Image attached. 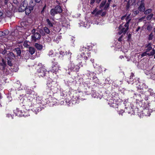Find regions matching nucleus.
<instances>
[{
	"mask_svg": "<svg viewBox=\"0 0 155 155\" xmlns=\"http://www.w3.org/2000/svg\"><path fill=\"white\" fill-rule=\"evenodd\" d=\"M152 91H153V90L152 89H149L148 91H147L148 92V94H149L150 93L152 92Z\"/></svg>",
	"mask_w": 155,
	"mask_h": 155,
	"instance_id": "49530a36",
	"label": "nucleus"
},
{
	"mask_svg": "<svg viewBox=\"0 0 155 155\" xmlns=\"http://www.w3.org/2000/svg\"><path fill=\"white\" fill-rule=\"evenodd\" d=\"M39 32L40 35L41 34V35L44 36L45 35V33L44 32V30H43L42 29H40L39 30Z\"/></svg>",
	"mask_w": 155,
	"mask_h": 155,
	"instance_id": "c756f323",
	"label": "nucleus"
},
{
	"mask_svg": "<svg viewBox=\"0 0 155 155\" xmlns=\"http://www.w3.org/2000/svg\"><path fill=\"white\" fill-rule=\"evenodd\" d=\"M7 62V64L10 66H12L13 65L12 61L13 60L6 59Z\"/></svg>",
	"mask_w": 155,
	"mask_h": 155,
	"instance_id": "aec40b11",
	"label": "nucleus"
},
{
	"mask_svg": "<svg viewBox=\"0 0 155 155\" xmlns=\"http://www.w3.org/2000/svg\"><path fill=\"white\" fill-rule=\"evenodd\" d=\"M149 95H151V96H153V97L155 96V93L153 92H151L149 94Z\"/></svg>",
	"mask_w": 155,
	"mask_h": 155,
	"instance_id": "ea45409f",
	"label": "nucleus"
},
{
	"mask_svg": "<svg viewBox=\"0 0 155 155\" xmlns=\"http://www.w3.org/2000/svg\"><path fill=\"white\" fill-rule=\"evenodd\" d=\"M46 21L49 27H53L54 23L53 22L51 21L49 19H46Z\"/></svg>",
	"mask_w": 155,
	"mask_h": 155,
	"instance_id": "4468645a",
	"label": "nucleus"
},
{
	"mask_svg": "<svg viewBox=\"0 0 155 155\" xmlns=\"http://www.w3.org/2000/svg\"><path fill=\"white\" fill-rule=\"evenodd\" d=\"M101 11H102V10H99L98 12H97L95 15H99V14L100 15L101 14Z\"/></svg>",
	"mask_w": 155,
	"mask_h": 155,
	"instance_id": "58836bf2",
	"label": "nucleus"
},
{
	"mask_svg": "<svg viewBox=\"0 0 155 155\" xmlns=\"http://www.w3.org/2000/svg\"><path fill=\"white\" fill-rule=\"evenodd\" d=\"M4 11L3 10H1L0 11V17H3V15H4L3 13Z\"/></svg>",
	"mask_w": 155,
	"mask_h": 155,
	"instance_id": "f704fd0d",
	"label": "nucleus"
},
{
	"mask_svg": "<svg viewBox=\"0 0 155 155\" xmlns=\"http://www.w3.org/2000/svg\"><path fill=\"white\" fill-rule=\"evenodd\" d=\"M152 10L151 9H149L146 10L144 11V13L145 15H147L151 12Z\"/></svg>",
	"mask_w": 155,
	"mask_h": 155,
	"instance_id": "b1692460",
	"label": "nucleus"
},
{
	"mask_svg": "<svg viewBox=\"0 0 155 155\" xmlns=\"http://www.w3.org/2000/svg\"><path fill=\"white\" fill-rule=\"evenodd\" d=\"M155 54V51L153 49H152L151 51L150 52H148L146 51L145 52H143L141 54L142 57H144L148 55V56H150L152 55H154Z\"/></svg>",
	"mask_w": 155,
	"mask_h": 155,
	"instance_id": "423d86ee",
	"label": "nucleus"
},
{
	"mask_svg": "<svg viewBox=\"0 0 155 155\" xmlns=\"http://www.w3.org/2000/svg\"><path fill=\"white\" fill-rule=\"evenodd\" d=\"M7 116H8V117H9L11 116V115H10V114H7Z\"/></svg>",
	"mask_w": 155,
	"mask_h": 155,
	"instance_id": "338daca9",
	"label": "nucleus"
},
{
	"mask_svg": "<svg viewBox=\"0 0 155 155\" xmlns=\"http://www.w3.org/2000/svg\"><path fill=\"white\" fill-rule=\"evenodd\" d=\"M140 1V2L141 3H144L143 2L144 1V0H139Z\"/></svg>",
	"mask_w": 155,
	"mask_h": 155,
	"instance_id": "0e129e2a",
	"label": "nucleus"
},
{
	"mask_svg": "<svg viewBox=\"0 0 155 155\" xmlns=\"http://www.w3.org/2000/svg\"><path fill=\"white\" fill-rule=\"evenodd\" d=\"M113 7L114 8V7H116V5H114V4L113 5Z\"/></svg>",
	"mask_w": 155,
	"mask_h": 155,
	"instance_id": "69168bd1",
	"label": "nucleus"
},
{
	"mask_svg": "<svg viewBox=\"0 0 155 155\" xmlns=\"http://www.w3.org/2000/svg\"><path fill=\"white\" fill-rule=\"evenodd\" d=\"M32 41L34 42L37 41V40H39L41 37V35L40 33L36 32L34 34L31 36Z\"/></svg>",
	"mask_w": 155,
	"mask_h": 155,
	"instance_id": "7ed1b4c3",
	"label": "nucleus"
},
{
	"mask_svg": "<svg viewBox=\"0 0 155 155\" xmlns=\"http://www.w3.org/2000/svg\"><path fill=\"white\" fill-rule=\"evenodd\" d=\"M139 10H136L135 11H134V14H135V15H137L139 13Z\"/></svg>",
	"mask_w": 155,
	"mask_h": 155,
	"instance_id": "79ce46f5",
	"label": "nucleus"
},
{
	"mask_svg": "<svg viewBox=\"0 0 155 155\" xmlns=\"http://www.w3.org/2000/svg\"><path fill=\"white\" fill-rule=\"evenodd\" d=\"M109 5H110V3H109V2H108L107 3H106V4L105 5L104 7V10L107 9V8H108L109 7Z\"/></svg>",
	"mask_w": 155,
	"mask_h": 155,
	"instance_id": "2f4dec72",
	"label": "nucleus"
},
{
	"mask_svg": "<svg viewBox=\"0 0 155 155\" xmlns=\"http://www.w3.org/2000/svg\"><path fill=\"white\" fill-rule=\"evenodd\" d=\"M84 58L85 60H86L87 59V56H85L84 57Z\"/></svg>",
	"mask_w": 155,
	"mask_h": 155,
	"instance_id": "bf43d9fd",
	"label": "nucleus"
},
{
	"mask_svg": "<svg viewBox=\"0 0 155 155\" xmlns=\"http://www.w3.org/2000/svg\"><path fill=\"white\" fill-rule=\"evenodd\" d=\"M36 2H35L33 0H31L30 1L29 5L28 8H30L31 9H33L34 7L36 5Z\"/></svg>",
	"mask_w": 155,
	"mask_h": 155,
	"instance_id": "f8f14e48",
	"label": "nucleus"
},
{
	"mask_svg": "<svg viewBox=\"0 0 155 155\" xmlns=\"http://www.w3.org/2000/svg\"><path fill=\"white\" fill-rule=\"evenodd\" d=\"M131 34H129L128 35L127 40L128 41H130V40H131Z\"/></svg>",
	"mask_w": 155,
	"mask_h": 155,
	"instance_id": "72a5a7b5",
	"label": "nucleus"
},
{
	"mask_svg": "<svg viewBox=\"0 0 155 155\" xmlns=\"http://www.w3.org/2000/svg\"><path fill=\"white\" fill-rule=\"evenodd\" d=\"M101 0H91L90 1V4L92 5L96 1V2L98 3H99Z\"/></svg>",
	"mask_w": 155,
	"mask_h": 155,
	"instance_id": "a878e982",
	"label": "nucleus"
},
{
	"mask_svg": "<svg viewBox=\"0 0 155 155\" xmlns=\"http://www.w3.org/2000/svg\"><path fill=\"white\" fill-rule=\"evenodd\" d=\"M65 54L66 55H69V57L70 58H71V55L72 54V53L70 51H68V52H67V51H66L65 52Z\"/></svg>",
	"mask_w": 155,
	"mask_h": 155,
	"instance_id": "473e14b6",
	"label": "nucleus"
},
{
	"mask_svg": "<svg viewBox=\"0 0 155 155\" xmlns=\"http://www.w3.org/2000/svg\"><path fill=\"white\" fill-rule=\"evenodd\" d=\"M139 95L141 98H144L145 100L147 101L148 100V98H149L148 96H149L148 92L140 91V94H139Z\"/></svg>",
	"mask_w": 155,
	"mask_h": 155,
	"instance_id": "20e7f679",
	"label": "nucleus"
},
{
	"mask_svg": "<svg viewBox=\"0 0 155 155\" xmlns=\"http://www.w3.org/2000/svg\"><path fill=\"white\" fill-rule=\"evenodd\" d=\"M75 67H77L78 68H76V69H75V71H78V69H79V67L78 66H76Z\"/></svg>",
	"mask_w": 155,
	"mask_h": 155,
	"instance_id": "6e6d98bb",
	"label": "nucleus"
},
{
	"mask_svg": "<svg viewBox=\"0 0 155 155\" xmlns=\"http://www.w3.org/2000/svg\"><path fill=\"white\" fill-rule=\"evenodd\" d=\"M130 20L131 19L127 21L126 23L124 25V26L126 28L125 32L127 31L129 29V23Z\"/></svg>",
	"mask_w": 155,
	"mask_h": 155,
	"instance_id": "f3484780",
	"label": "nucleus"
},
{
	"mask_svg": "<svg viewBox=\"0 0 155 155\" xmlns=\"http://www.w3.org/2000/svg\"><path fill=\"white\" fill-rule=\"evenodd\" d=\"M127 4L126 5V10H128L129 9V8L130 6V0H128V2H127Z\"/></svg>",
	"mask_w": 155,
	"mask_h": 155,
	"instance_id": "393cba45",
	"label": "nucleus"
},
{
	"mask_svg": "<svg viewBox=\"0 0 155 155\" xmlns=\"http://www.w3.org/2000/svg\"><path fill=\"white\" fill-rule=\"evenodd\" d=\"M35 0V2L37 3H39L41 1V0Z\"/></svg>",
	"mask_w": 155,
	"mask_h": 155,
	"instance_id": "3c124183",
	"label": "nucleus"
},
{
	"mask_svg": "<svg viewBox=\"0 0 155 155\" xmlns=\"http://www.w3.org/2000/svg\"><path fill=\"white\" fill-rule=\"evenodd\" d=\"M2 51L1 53L3 55H5L6 54H7V53H7L8 52H7V51L6 48L5 47H4V50H3L2 49Z\"/></svg>",
	"mask_w": 155,
	"mask_h": 155,
	"instance_id": "5701e85b",
	"label": "nucleus"
},
{
	"mask_svg": "<svg viewBox=\"0 0 155 155\" xmlns=\"http://www.w3.org/2000/svg\"><path fill=\"white\" fill-rule=\"evenodd\" d=\"M121 31H123V32L124 34H125V33L127 32V31H126L125 32L126 28H122L121 29Z\"/></svg>",
	"mask_w": 155,
	"mask_h": 155,
	"instance_id": "c9c22d12",
	"label": "nucleus"
},
{
	"mask_svg": "<svg viewBox=\"0 0 155 155\" xmlns=\"http://www.w3.org/2000/svg\"><path fill=\"white\" fill-rule=\"evenodd\" d=\"M138 10L141 12H143L145 10V4L144 3H141L138 8Z\"/></svg>",
	"mask_w": 155,
	"mask_h": 155,
	"instance_id": "1a4fd4ad",
	"label": "nucleus"
},
{
	"mask_svg": "<svg viewBox=\"0 0 155 155\" xmlns=\"http://www.w3.org/2000/svg\"><path fill=\"white\" fill-rule=\"evenodd\" d=\"M8 0H5L4 4L5 5H7L8 3Z\"/></svg>",
	"mask_w": 155,
	"mask_h": 155,
	"instance_id": "de8ad7c7",
	"label": "nucleus"
},
{
	"mask_svg": "<svg viewBox=\"0 0 155 155\" xmlns=\"http://www.w3.org/2000/svg\"><path fill=\"white\" fill-rule=\"evenodd\" d=\"M53 54V52L52 51H50L49 54V55H51V54Z\"/></svg>",
	"mask_w": 155,
	"mask_h": 155,
	"instance_id": "864d4df0",
	"label": "nucleus"
},
{
	"mask_svg": "<svg viewBox=\"0 0 155 155\" xmlns=\"http://www.w3.org/2000/svg\"><path fill=\"white\" fill-rule=\"evenodd\" d=\"M152 27L148 25L147 26V29L148 31H150L152 29Z\"/></svg>",
	"mask_w": 155,
	"mask_h": 155,
	"instance_id": "e433bc0d",
	"label": "nucleus"
},
{
	"mask_svg": "<svg viewBox=\"0 0 155 155\" xmlns=\"http://www.w3.org/2000/svg\"><path fill=\"white\" fill-rule=\"evenodd\" d=\"M38 73L39 75L42 77H45L48 74V72L46 70L44 65L40 67L38 69Z\"/></svg>",
	"mask_w": 155,
	"mask_h": 155,
	"instance_id": "f257e3e1",
	"label": "nucleus"
},
{
	"mask_svg": "<svg viewBox=\"0 0 155 155\" xmlns=\"http://www.w3.org/2000/svg\"><path fill=\"white\" fill-rule=\"evenodd\" d=\"M129 16H130V15H129L126 18V20L127 21L129 20L130 19H129Z\"/></svg>",
	"mask_w": 155,
	"mask_h": 155,
	"instance_id": "c03bdc74",
	"label": "nucleus"
},
{
	"mask_svg": "<svg viewBox=\"0 0 155 155\" xmlns=\"http://www.w3.org/2000/svg\"><path fill=\"white\" fill-rule=\"evenodd\" d=\"M82 48H83V49H80L81 51H84V49H86V48H84V47H83Z\"/></svg>",
	"mask_w": 155,
	"mask_h": 155,
	"instance_id": "13d9d810",
	"label": "nucleus"
},
{
	"mask_svg": "<svg viewBox=\"0 0 155 155\" xmlns=\"http://www.w3.org/2000/svg\"><path fill=\"white\" fill-rule=\"evenodd\" d=\"M15 57V56L13 53L8 51L7 54L5 55V58L6 59L13 60Z\"/></svg>",
	"mask_w": 155,
	"mask_h": 155,
	"instance_id": "39448f33",
	"label": "nucleus"
},
{
	"mask_svg": "<svg viewBox=\"0 0 155 155\" xmlns=\"http://www.w3.org/2000/svg\"><path fill=\"white\" fill-rule=\"evenodd\" d=\"M29 52L31 55L33 54L35 52V48L32 47H29Z\"/></svg>",
	"mask_w": 155,
	"mask_h": 155,
	"instance_id": "ddd939ff",
	"label": "nucleus"
},
{
	"mask_svg": "<svg viewBox=\"0 0 155 155\" xmlns=\"http://www.w3.org/2000/svg\"><path fill=\"white\" fill-rule=\"evenodd\" d=\"M52 69H51V70L52 72L54 73L58 71L59 69V67L58 65L57 62H52Z\"/></svg>",
	"mask_w": 155,
	"mask_h": 155,
	"instance_id": "0eeeda50",
	"label": "nucleus"
},
{
	"mask_svg": "<svg viewBox=\"0 0 155 155\" xmlns=\"http://www.w3.org/2000/svg\"><path fill=\"white\" fill-rule=\"evenodd\" d=\"M123 35H121L120 37L118 38V41H122V38L123 37Z\"/></svg>",
	"mask_w": 155,
	"mask_h": 155,
	"instance_id": "4c0bfd02",
	"label": "nucleus"
},
{
	"mask_svg": "<svg viewBox=\"0 0 155 155\" xmlns=\"http://www.w3.org/2000/svg\"><path fill=\"white\" fill-rule=\"evenodd\" d=\"M106 2V0H105V1H103L101 3L100 6V8H102L103 7L105 4Z\"/></svg>",
	"mask_w": 155,
	"mask_h": 155,
	"instance_id": "bb28decb",
	"label": "nucleus"
},
{
	"mask_svg": "<svg viewBox=\"0 0 155 155\" xmlns=\"http://www.w3.org/2000/svg\"><path fill=\"white\" fill-rule=\"evenodd\" d=\"M153 35L152 33H151L149 35V37L148 38V39L149 40H151L153 39Z\"/></svg>",
	"mask_w": 155,
	"mask_h": 155,
	"instance_id": "7c9ffc66",
	"label": "nucleus"
},
{
	"mask_svg": "<svg viewBox=\"0 0 155 155\" xmlns=\"http://www.w3.org/2000/svg\"><path fill=\"white\" fill-rule=\"evenodd\" d=\"M14 51L16 52L17 56H20L21 55V51L20 48H16L14 49Z\"/></svg>",
	"mask_w": 155,
	"mask_h": 155,
	"instance_id": "2eb2a0df",
	"label": "nucleus"
},
{
	"mask_svg": "<svg viewBox=\"0 0 155 155\" xmlns=\"http://www.w3.org/2000/svg\"><path fill=\"white\" fill-rule=\"evenodd\" d=\"M9 32V31L8 30L0 31V37L6 36L8 34Z\"/></svg>",
	"mask_w": 155,
	"mask_h": 155,
	"instance_id": "9b49d317",
	"label": "nucleus"
},
{
	"mask_svg": "<svg viewBox=\"0 0 155 155\" xmlns=\"http://www.w3.org/2000/svg\"><path fill=\"white\" fill-rule=\"evenodd\" d=\"M95 10H94L92 12V14H94L96 12Z\"/></svg>",
	"mask_w": 155,
	"mask_h": 155,
	"instance_id": "052dcab7",
	"label": "nucleus"
},
{
	"mask_svg": "<svg viewBox=\"0 0 155 155\" xmlns=\"http://www.w3.org/2000/svg\"><path fill=\"white\" fill-rule=\"evenodd\" d=\"M3 73L5 72V67H3V68H2V69H1Z\"/></svg>",
	"mask_w": 155,
	"mask_h": 155,
	"instance_id": "8fccbe9b",
	"label": "nucleus"
},
{
	"mask_svg": "<svg viewBox=\"0 0 155 155\" xmlns=\"http://www.w3.org/2000/svg\"><path fill=\"white\" fill-rule=\"evenodd\" d=\"M64 52H62V51H60V54H61V55H64Z\"/></svg>",
	"mask_w": 155,
	"mask_h": 155,
	"instance_id": "603ef678",
	"label": "nucleus"
},
{
	"mask_svg": "<svg viewBox=\"0 0 155 155\" xmlns=\"http://www.w3.org/2000/svg\"><path fill=\"white\" fill-rule=\"evenodd\" d=\"M152 44L151 43H149L147 44H146L145 45V47L146 48V51L147 52H149L152 49Z\"/></svg>",
	"mask_w": 155,
	"mask_h": 155,
	"instance_id": "6e6552de",
	"label": "nucleus"
},
{
	"mask_svg": "<svg viewBox=\"0 0 155 155\" xmlns=\"http://www.w3.org/2000/svg\"><path fill=\"white\" fill-rule=\"evenodd\" d=\"M33 9H31L30 8H28V6L27 7L26 9L25 10V13L27 15H28L31 12V11Z\"/></svg>",
	"mask_w": 155,
	"mask_h": 155,
	"instance_id": "a211bd4d",
	"label": "nucleus"
},
{
	"mask_svg": "<svg viewBox=\"0 0 155 155\" xmlns=\"http://www.w3.org/2000/svg\"><path fill=\"white\" fill-rule=\"evenodd\" d=\"M50 13L51 15L53 16H54L55 14H57L54 8H52L51 10Z\"/></svg>",
	"mask_w": 155,
	"mask_h": 155,
	"instance_id": "6ab92c4d",
	"label": "nucleus"
},
{
	"mask_svg": "<svg viewBox=\"0 0 155 155\" xmlns=\"http://www.w3.org/2000/svg\"><path fill=\"white\" fill-rule=\"evenodd\" d=\"M57 14L60 13L62 12V10L61 6L59 5H57L54 8Z\"/></svg>",
	"mask_w": 155,
	"mask_h": 155,
	"instance_id": "9d476101",
	"label": "nucleus"
},
{
	"mask_svg": "<svg viewBox=\"0 0 155 155\" xmlns=\"http://www.w3.org/2000/svg\"><path fill=\"white\" fill-rule=\"evenodd\" d=\"M153 16V14H150V15H148L147 17V19L148 20H150L152 18Z\"/></svg>",
	"mask_w": 155,
	"mask_h": 155,
	"instance_id": "cd10ccee",
	"label": "nucleus"
},
{
	"mask_svg": "<svg viewBox=\"0 0 155 155\" xmlns=\"http://www.w3.org/2000/svg\"><path fill=\"white\" fill-rule=\"evenodd\" d=\"M111 1V0H108V2L109 3H110Z\"/></svg>",
	"mask_w": 155,
	"mask_h": 155,
	"instance_id": "774afa93",
	"label": "nucleus"
},
{
	"mask_svg": "<svg viewBox=\"0 0 155 155\" xmlns=\"http://www.w3.org/2000/svg\"><path fill=\"white\" fill-rule=\"evenodd\" d=\"M43 30H44L45 32L47 34H49L51 32V31L47 27H44Z\"/></svg>",
	"mask_w": 155,
	"mask_h": 155,
	"instance_id": "4be33fe9",
	"label": "nucleus"
},
{
	"mask_svg": "<svg viewBox=\"0 0 155 155\" xmlns=\"http://www.w3.org/2000/svg\"><path fill=\"white\" fill-rule=\"evenodd\" d=\"M126 16L125 15H124V16H123V17H122L121 18V19L122 20H123L124 18H125L126 17Z\"/></svg>",
	"mask_w": 155,
	"mask_h": 155,
	"instance_id": "5fc2aeb1",
	"label": "nucleus"
},
{
	"mask_svg": "<svg viewBox=\"0 0 155 155\" xmlns=\"http://www.w3.org/2000/svg\"><path fill=\"white\" fill-rule=\"evenodd\" d=\"M106 14V12H103L101 14V16L102 17L104 16Z\"/></svg>",
	"mask_w": 155,
	"mask_h": 155,
	"instance_id": "a19ab883",
	"label": "nucleus"
},
{
	"mask_svg": "<svg viewBox=\"0 0 155 155\" xmlns=\"http://www.w3.org/2000/svg\"><path fill=\"white\" fill-rule=\"evenodd\" d=\"M35 47L38 50H40L42 49L43 46L40 44L38 43H35Z\"/></svg>",
	"mask_w": 155,
	"mask_h": 155,
	"instance_id": "dca6fc26",
	"label": "nucleus"
},
{
	"mask_svg": "<svg viewBox=\"0 0 155 155\" xmlns=\"http://www.w3.org/2000/svg\"><path fill=\"white\" fill-rule=\"evenodd\" d=\"M0 65L2 66H6L7 64L6 61H5L4 59H2V62L0 63Z\"/></svg>",
	"mask_w": 155,
	"mask_h": 155,
	"instance_id": "412c9836",
	"label": "nucleus"
},
{
	"mask_svg": "<svg viewBox=\"0 0 155 155\" xmlns=\"http://www.w3.org/2000/svg\"><path fill=\"white\" fill-rule=\"evenodd\" d=\"M140 26H139L138 28H137V29L135 31L136 32H137L140 29Z\"/></svg>",
	"mask_w": 155,
	"mask_h": 155,
	"instance_id": "09e8293b",
	"label": "nucleus"
},
{
	"mask_svg": "<svg viewBox=\"0 0 155 155\" xmlns=\"http://www.w3.org/2000/svg\"><path fill=\"white\" fill-rule=\"evenodd\" d=\"M123 33V31H121V30L120 32H118L119 35H121L122 33Z\"/></svg>",
	"mask_w": 155,
	"mask_h": 155,
	"instance_id": "4d7b16f0",
	"label": "nucleus"
},
{
	"mask_svg": "<svg viewBox=\"0 0 155 155\" xmlns=\"http://www.w3.org/2000/svg\"><path fill=\"white\" fill-rule=\"evenodd\" d=\"M59 56V54L58 53H56L55 54V56L58 57V56Z\"/></svg>",
	"mask_w": 155,
	"mask_h": 155,
	"instance_id": "e2e57ef3",
	"label": "nucleus"
},
{
	"mask_svg": "<svg viewBox=\"0 0 155 155\" xmlns=\"http://www.w3.org/2000/svg\"><path fill=\"white\" fill-rule=\"evenodd\" d=\"M35 31H36V30L35 29H33L32 31H31V32L32 33V34H33V35L35 33Z\"/></svg>",
	"mask_w": 155,
	"mask_h": 155,
	"instance_id": "a18cd8bd",
	"label": "nucleus"
},
{
	"mask_svg": "<svg viewBox=\"0 0 155 155\" xmlns=\"http://www.w3.org/2000/svg\"><path fill=\"white\" fill-rule=\"evenodd\" d=\"M134 76V74H133V73H131V75L130 77V79H131V78H132Z\"/></svg>",
	"mask_w": 155,
	"mask_h": 155,
	"instance_id": "37998d69",
	"label": "nucleus"
},
{
	"mask_svg": "<svg viewBox=\"0 0 155 155\" xmlns=\"http://www.w3.org/2000/svg\"><path fill=\"white\" fill-rule=\"evenodd\" d=\"M28 6V3L26 1L24 0L21 4L18 10L20 12H23L26 9Z\"/></svg>",
	"mask_w": 155,
	"mask_h": 155,
	"instance_id": "f03ea898",
	"label": "nucleus"
},
{
	"mask_svg": "<svg viewBox=\"0 0 155 155\" xmlns=\"http://www.w3.org/2000/svg\"><path fill=\"white\" fill-rule=\"evenodd\" d=\"M28 42L27 41H25L24 42L23 45L25 47L28 48L29 45L28 44Z\"/></svg>",
	"mask_w": 155,
	"mask_h": 155,
	"instance_id": "c85d7f7f",
	"label": "nucleus"
},
{
	"mask_svg": "<svg viewBox=\"0 0 155 155\" xmlns=\"http://www.w3.org/2000/svg\"><path fill=\"white\" fill-rule=\"evenodd\" d=\"M6 67L5 66H0V69L1 70L2 68H3V67Z\"/></svg>",
	"mask_w": 155,
	"mask_h": 155,
	"instance_id": "680f3d73",
	"label": "nucleus"
}]
</instances>
